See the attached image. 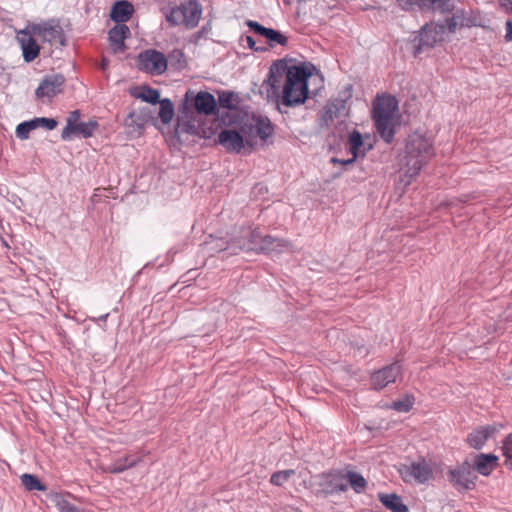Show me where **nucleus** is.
Returning <instances> with one entry per match:
<instances>
[{
  "label": "nucleus",
  "mask_w": 512,
  "mask_h": 512,
  "mask_svg": "<svg viewBox=\"0 0 512 512\" xmlns=\"http://www.w3.org/2000/svg\"><path fill=\"white\" fill-rule=\"evenodd\" d=\"M346 110V102L342 99H335L332 102H329L323 111V121L326 125L332 123L336 118L344 115Z\"/></svg>",
  "instance_id": "26"
},
{
  "label": "nucleus",
  "mask_w": 512,
  "mask_h": 512,
  "mask_svg": "<svg viewBox=\"0 0 512 512\" xmlns=\"http://www.w3.org/2000/svg\"><path fill=\"white\" fill-rule=\"evenodd\" d=\"M134 6L126 0L117 1L111 8L110 17L117 24H125L132 17Z\"/></svg>",
  "instance_id": "23"
},
{
  "label": "nucleus",
  "mask_w": 512,
  "mask_h": 512,
  "mask_svg": "<svg viewBox=\"0 0 512 512\" xmlns=\"http://www.w3.org/2000/svg\"><path fill=\"white\" fill-rule=\"evenodd\" d=\"M130 36V29L126 24H117L109 31V41L114 52H122L125 48L124 41Z\"/></svg>",
  "instance_id": "25"
},
{
  "label": "nucleus",
  "mask_w": 512,
  "mask_h": 512,
  "mask_svg": "<svg viewBox=\"0 0 512 512\" xmlns=\"http://www.w3.org/2000/svg\"><path fill=\"white\" fill-rule=\"evenodd\" d=\"M446 26L438 23H428L424 25L415 37L417 41L415 46L414 56H419L424 50L433 48L437 43L443 41Z\"/></svg>",
  "instance_id": "8"
},
{
  "label": "nucleus",
  "mask_w": 512,
  "mask_h": 512,
  "mask_svg": "<svg viewBox=\"0 0 512 512\" xmlns=\"http://www.w3.org/2000/svg\"><path fill=\"white\" fill-rule=\"evenodd\" d=\"M499 458L494 454L480 453L475 457L474 466L478 473L489 476L498 466Z\"/></svg>",
  "instance_id": "24"
},
{
  "label": "nucleus",
  "mask_w": 512,
  "mask_h": 512,
  "mask_svg": "<svg viewBox=\"0 0 512 512\" xmlns=\"http://www.w3.org/2000/svg\"><path fill=\"white\" fill-rule=\"evenodd\" d=\"M81 112L79 110L71 111L66 120V126L63 128L61 138L69 141L73 137L90 138L98 129L99 124L95 119L87 122L80 120Z\"/></svg>",
  "instance_id": "6"
},
{
  "label": "nucleus",
  "mask_w": 512,
  "mask_h": 512,
  "mask_svg": "<svg viewBox=\"0 0 512 512\" xmlns=\"http://www.w3.org/2000/svg\"><path fill=\"white\" fill-rule=\"evenodd\" d=\"M202 15V6L197 0H189L180 3L172 8L166 15L171 25H184L187 28H194L198 25Z\"/></svg>",
  "instance_id": "5"
},
{
  "label": "nucleus",
  "mask_w": 512,
  "mask_h": 512,
  "mask_svg": "<svg viewBox=\"0 0 512 512\" xmlns=\"http://www.w3.org/2000/svg\"><path fill=\"white\" fill-rule=\"evenodd\" d=\"M20 479L22 485L29 491H44L46 489V487L35 475L25 473L21 476Z\"/></svg>",
  "instance_id": "32"
},
{
  "label": "nucleus",
  "mask_w": 512,
  "mask_h": 512,
  "mask_svg": "<svg viewBox=\"0 0 512 512\" xmlns=\"http://www.w3.org/2000/svg\"><path fill=\"white\" fill-rule=\"evenodd\" d=\"M194 106L198 114L209 116L215 114L217 103L211 93L200 91L194 98Z\"/></svg>",
  "instance_id": "22"
},
{
  "label": "nucleus",
  "mask_w": 512,
  "mask_h": 512,
  "mask_svg": "<svg viewBox=\"0 0 512 512\" xmlns=\"http://www.w3.org/2000/svg\"><path fill=\"white\" fill-rule=\"evenodd\" d=\"M219 105L222 108L233 109L237 106V95L231 91H222L218 94Z\"/></svg>",
  "instance_id": "33"
},
{
  "label": "nucleus",
  "mask_w": 512,
  "mask_h": 512,
  "mask_svg": "<svg viewBox=\"0 0 512 512\" xmlns=\"http://www.w3.org/2000/svg\"><path fill=\"white\" fill-rule=\"evenodd\" d=\"M17 40L22 49L24 60L29 63L35 60L40 53V46L31 34L25 30H22L17 35Z\"/></svg>",
  "instance_id": "19"
},
{
  "label": "nucleus",
  "mask_w": 512,
  "mask_h": 512,
  "mask_svg": "<svg viewBox=\"0 0 512 512\" xmlns=\"http://www.w3.org/2000/svg\"><path fill=\"white\" fill-rule=\"evenodd\" d=\"M434 156L435 150L430 138L419 133L410 135L400 167L405 185H409Z\"/></svg>",
  "instance_id": "2"
},
{
  "label": "nucleus",
  "mask_w": 512,
  "mask_h": 512,
  "mask_svg": "<svg viewBox=\"0 0 512 512\" xmlns=\"http://www.w3.org/2000/svg\"><path fill=\"white\" fill-rule=\"evenodd\" d=\"M142 101L157 104L160 102V93L157 89L151 88L149 86H145L142 88L141 92L137 95Z\"/></svg>",
  "instance_id": "34"
},
{
  "label": "nucleus",
  "mask_w": 512,
  "mask_h": 512,
  "mask_svg": "<svg viewBox=\"0 0 512 512\" xmlns=\"http://www.w3.org/2000/svg\"><path fill=\"white\" fill-rule=\"evenodd\" d=\"M245 243L239 245L245 251H255L257 253H282L292 251V244L284 239L276 238L271 235H262L258 229L245 228Z\"/></svg>",
  "instance_id": "4"
},
{
  "label": "nucleus",
  "mask_w": 512,
  "mask_h": 512,
  "mask_svg": "<svg viewBox=\"0 0 512 512\" xmlns=\"http://www.w3.org/2000/svg\"><path fill=\"white\" fill-rule=\"evenodd\" d=\"M414 404V398L412 396H405L403 399L394 401L391 404V409L396 410L398 412H409Z\"/></svg>",
  "instance_id": "37"
},
{
  "label": "nucleus",
  "mask_w": 512,
  "mask_h": 512,
  "mask_svg": "<svg viewBox=\"0 0 512 512\" xmlns=\"http://www.w3.org/2000/svg\"><path fill=\"white\" fill-rule=\"evenodd\" d=\"M380 502L392 512H408L402 498L396 494H379Z\"/></svg>",
  "instance_id": "28"
},
{
  "label": "nucleus",
  "mask_w": 512,
  "mask_h": 512,
  "mask_svg": "<svg viewBox=\"0 0 512 512\" xmlns=\"http://www.w3.org/2000/svg\"><path fill=\"white\" fill-rule=\"evenodd\" d=\"M168 62L164 53L147 49L142 51L138 56V67L151 75H162L167 70Z\"/></svg>",
  "instance_id": "9"
},
{
  "label": "nucleus",
  "mask_w": 512,
  "mask_h": 512,
  "mask_svg": "<svg viewBox=\"0 0 512 512\" xmlns=\"http://www.w3.org/2000/svg\"><path fill=\"white\" fill-rule=\"evenodd\" d=\"M315 478L319 486L317 493L329 495L337 492H345L348 489L345 473L342 470H331L326 473H321Z\"/></svg>",
  "instance_id": "10"
},
{
  "label": "nucleus",
  "mask_w": 512,
  "mask_h": 512,
  "mask_svg": "<svg viewBox=\"0 0 512 512\" xmlns=\"http://www.w3.org/2000/svg\"><path fill=\"white\" fill-rule=\"evenodd\" d=\"M498 431L495 425L479 426L472 430L467 436V444L474 449H481L488 439Z\"/></svg>",
  "instance_id": "18"
},
{
  "label": "nucleus",
  "mask_w": 512,
  "mask_h": 512,
  "mask_svg": "<svg viewBox=\"0 0 512 512\" xmlns=\"http://www.w3.org/2000/svg\"><path fill=\"white\" fill-rule=\"evenodd\" d=\"M32 30L35 35L51 45L65 44L63 30L58 24L46 22L34 26Z\"/></svg>",
  "instance_id": "16"
},
{
  "label": "nucleus",
  "mask_w": 512,
  "mask_h": 512,
  "mask_svg": "<svg viewBox=\"0 0 512 512\" xmlns=\"http://www.w3.org/2000/svg\"><path fill=\"white\" fill-rule=\"evenodd\" d=\"M501 450L505 457V465L512 470V432L502 441Z\"/></svg>",
  "instance_id": "35"
},
{
  "label": "nucleus",
  "mask_w": 512,
  "mask_h": 512,
  "mask_svg": "<svg viewBox=\"0 0 512 512\" xmlns=\"http://www.w3.org/2000/svg\"><path fill=\"white\" fill-rule=\"evenodd\" d=\"M294 474H295V470H293V469L277 471L271 475L270 482H271V484H273L275 486H282Z\"/></svg>",
  "instance_id": "36"
},
{
  "label": "nucleus",
  "mask_w": 512,
  "mask_h": 512,
  "mask_svg": "<svg viewBox=\"0 0 512 512\" xmlns=\"http://www.w3.org/2000/svg\"><path fill=\"white\" fill-rule=\"evenodd\" d=\"M247 124L249 138L253 141L256 134L262 141H266L274 133V127L270 119L266 116H254L251 123Z\"/></svg>",
  "instance_id": "17"
},
{
  "label": "nucleus",
  "mask_w": 512,
  "mask_h": 512,
  "mask_svg": "<svg viewBox=\"0 0 512 512\" xmlns=\"http://www.w3.org/2000/svg\"><path fill=\"white\" fill-rule=\"evenodd\" d=\"M96 196H97V194H93L92 201H95Z\"/></svg>",
  "instance_id": "46"
},
{
  "label": "nucleus",
  "mask_w": 512,
  "mask_h": 512,
  "mask_svg": "<svg viewBox=\"0 0 512 512\" xmlns=\"http://www.w3.org/2000/svg\"><path fill=\"white\" fill-rule=\"evenodd\" d=\"M502 5L505 7L507 11L512 12V0H505Z\"/></svg>",
  "instance_id": "44"
},
{
  "label": "nucleus",
  "mask_w": 512,
  "mask_h": 512,
  "mask_svg": "<svg viewBox=\"0 0 512 512\" xmlns=\"http://www.w3.org/2000/svg\"><path fill=\"white\" fill-rule=\"evenodd\" d=\"M506 41H512V21L508 20L506 22V35H505Z\"/></svg>",
  "instance_id": "41"
},
{
  "label": "nucleus",
  "mask_w": 512,
  "mask_h": 512,
  "mask_svg": "<svg viewBox=\"0 0 512 512\" xmlns=\"http://www.w3.org/2000/svg\"><path fill=\"white\" fill-rule=\"evenodd\" d=\"M401 372L402 367L398 362L392 363L378 371H375L372 373L370 378L372 388L375 390L385 388L388 384L395 382Z\"/></svg>",
  "instance_id": "14"
},
{
  "label": "nucleus",
  "mask_w": 512,
  "mask_h": 512,
  "mask_svg": "<svg viewBox=\"0 0 512 512\" xmlns=\"http://www.w3.org/2000/svg\"><path fill=\"white\" fill-rule=\"evenodd\" d=\"M405 11L449 12L453 8L452 0H396Z\"/></svg>",
  "instance_id": "11"
},
{
  "label": "nucleus",
  "mask_w": 512,
  "mask_h": 512,
  "mask_svg": "<svg viewBox=\"0 0 512 512\" xmlns=\"http://www.w3.org/2000/svg\"><path fill=\"white\" fill-rule=\"evenodd\" d=\"M26 122L29 124L30 129L32 131L40 127V117L34 118V119H32L30 121H26Z\"/></svg>",
  "instance_id": "42"
},
{
  "label": "nucleus",
  "mask_w": 512,
  "mask_h": 512,
  "mask_svg": "<svg viewBox=\"0 0 512 512\" xmlns=\"http://www.w3.org/2000/svg\"><path fill=\"white\" fill-rule=\"evenodd\" d=\"M245 228H241L239 232L233 235L230 240L218 239L212 246V249L218 252L221 251H229V254L235 255L240 251H245L244 248H239L238 246L242 243H245Z\"/></svg>",
  "instance_id": "21"
},
{
  "label": "nucleus",
  "mask_w": 512,
  "mask_h": 512,
  "mask_svg": "<svg viewBox=\"0 0 512 512\" xmlns=\"http://www.w3.org/2000/svg\"><path fill=\"white\" fill-rule=\"evenodd\" d=\"M246 40H247V43H248V46H249L250 49L258 51V48H256V46H255L256 45V41L253 39V37L247 36Z\"/></svg>",
  "instance_id": "43"
},
{
  "label": "nucleus",
  "mask_w": 512,
  "mask_h": 512,
  "mask_svg": "<svg viewBox=\"0 0 512 512\" xmlns=\"http://www.w3.org/2000/svg\"><path fill=\"white\" fill-rule=\"evenodd\" d=\"M56 507L60 512H82L77 506L64 499L63 497H57Z\"/></svg>",
  "instance_id": "38"
},
{
  "label": "nucleus",
  "mask_w": 512,
  "mask_h": 512,
  "mask_svg": "<svg viewBox=\"0 0 512 512\" xmlns=\"http://www.w3.org/2000/svg\"><path fill=\"white\" fill-rule=\"evenodd\" d=\"M108 316H109V313H106L104 315L99 316L98 318H94L93 321H95V322H98V321L106 322Z\"/></svg>",
  "instance_id": "45"
},
{
  "label": "nucleus",
  "mask_w": 512,
  "mask_h": 512,
  "mask_svg": "<svg viewBox=\"0 0 512 512\" xmlns=\"http://www.w3.org/2000/svg\"><path fill=\"white\" fill-rule=\"evenodd\" d=\"M57 125L58 122L53 118L40 117V127H44L47 130H53Z\"/></svg>",
  "instance_id": "40"
},
{
  "label": "nucleus",
  "mask_w": 512,
  "mask_h": 512,
  "mask_svg": "<svg viewBox=\"0 0 512 512\" xmlns=\"http://www.w3.org/2000/svg\"><path fill=\"white\" fill-rule=\"evenodd\" d=\"M346 483L350 486L356 493H362L365 491L367 487V480L358 472L355 471H347L345 473Z\"/></svg>",
  "instance_id": "29"
},
{
  "label": "nucleus",
  "mask_w": 512,
  "mask_h": 512,
  "mask_svg": "<svg viewBox=\"0 0 512 512\" xmlns=\"http://www.w3.org/2000/svg\"><path fill=\"white\" fill-rule=\"evenodd\" d=\"M31 131L29 124L24 121L16 127V136L21 140H26L29 138Z\"/></svg>",
  "instance_id": "39"
},
{
  "label": "nucleus",
  "mask_w": 512,
  "mask_h": 512,
  "mask_svg": "<svg viewBox=\"0 0 512 512\" xmlns=\"http://www.w3.org/2000/svg\"><path fill=\"white\" fill-rule=\"evenodd\" d=\"M141 457H132L125 456L123 458L117 459L111 466L109 467V471L111 473H121L128 468H132L141 462Z\"/></svg>",
  "instance_id": "30"
},
{
  "label": "nucleus",
  "mask_w": 512,
  "mask_h": 512,
  "mask_svg": "<svg viewBox=\"0 0 512 512\" xmlns=\"http://www.w3.org/2000/svg\"><path fill=\"white\" fill-rule=\"evenodd\" d=\"M248 27L253 30L256 34L265 37L271 47L276 44L285 46L288 43V38L277 30L272 28H266L256 21L249 20L247 22Z\"/></svg>",
  "instance_id": "20"
},
{
  "label": "nucleus",
  "mask_w": 512,
  "mask_h": 512,
  "mask_svg": "<svg viewBox=\"0 0 512 512\" xmlns=\"http://www.w3.org/2000/svg\"><path fill=\"white\" fill-rule=\"evenodd\" d=\"M398 102L391 95H379L373 101L372 116L375 128L380 137L391 143L395 136Z\"/></svg>",
  "instance_id": "3"
},
{
  "label": "nucleus",
  "mask_w": 512,
  "mask_h": 512,
  "mask_svg": "<svg viewBox=\"0 0 512 512\" xmlns=\"http://www.w3.org/2000/svg\"><path fill=\"white\" fill-rule=\"evenodd\" d=\"M448 479L458 489L471 490L475 487L477 476L471 464L465 461L461 465L449 469Z\"/></svg>",
  "instance_id": "12"
},
{
  "label": "nucleus",
  "mask_w": 512,
  "mask_h": 512,
  "mask_svg": "<svg viewBox=\"0 0 512 512\" xmlns=\"http://www.w3.org/2000/svg\"><path fill=\"white\" fill-rule=\"evenodd\" d=\"M348 142L349 150L353 154V157L351 159L341 161V163L345 165L352 164L359 155L365 154V150H362L363 139L360 132L354 130L350 133Z\"/></svg>",
  "instance_id": "27"
},
{
  "label": "nucleus",
  "mask_w": 512,
  "mask_h": 512,
  "mask_svg": "<svg viewBox=\"0 0 512 512\" xmlns=\"http://www.w3.org/2000/svg\"><path fill=\"white\" fill-rule=\"evenodd\" d=\"M311 73L302 65H287L275 62L269 72V83L279 93V103L286 107H297L305 103L309 95L308 79Z\"/></svg>",
  "instance_id": "1"
},
{
  "label": "nucleus",
  "mask_w": 512,
  "mask_h": 512,
  "mask_svg": "<svg viewBox=\"0 0 512 512\" xmlns=\"http://www.w3.org/2000/svg\"><path fill=\"white\" fill-rule=\"evenodd\" d=\"M159 118L162 123L168 124L174 116V107L169 99L160 100Z\"/></svg>",
  "instance_id": "31"
},
{
  "label": "nucleus",
  "mask_w": 512,
  "mask_h": 512,
  "mask_svg": "<svg viewBox=\"0 0 512 512\" xmlns=\"http://www.w3.org/2000/svg\"><path fill=\"white\" fill-rule=\"evenodd\" d=\"M218 143L230 153H240L246 146L252 148L254 142L249 138L247 124H243L240 131L226 128L220 131L217 138Z\"/></svg>",
  "instance_id": "7"
},
{
  "label": "nucleus",
  "mask_w": 512,
  "mask_h": 512,
  "mask_svg": "<svg viewBox=\"0 0 512 512\" xmlns=\"http://www.w3.org/2000/svg\"><path fill=\"white\" fill-rule=\"evenodd\" d=\"M65 83V78L60 74L46 76L38 88L36 89V97L38 99H51L61 93Z\"/></svg>",
  "instance_id": "15"
},
{
  "label": "nucleus",
  "mask_w": 512,
  "mask_h": 512,
  "mask_svg": "<svg viewBox=\"0 0 512 512\" xmlns=\"http://www.w3.org/2000/svg\"><path fill=\"white\" fill-rule=\"evenodd\" d=\"M399 472L405 481L414 479L419 484H424L433 477L432 467L425 459L413 462L410 465H403Z\"/></svg>",
  "instance_id": "13"
}]
</instances>
